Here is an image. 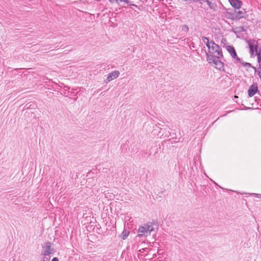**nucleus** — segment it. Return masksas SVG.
Wrapping results in <instances>:
<instances>
[{"label": "nucleus", "instance_id": "f257e3e1", "mask_svg": "<svg viewBox=\"0 0 261 261\" xmlns=\"http://www.w3.org/2000/svg\"><path fill=\"white\" fill-rule=\"evenodd\" d=\"M211 47L208 48V53H206V59H212L215 58L223 57V53L220 47L215 43L213 40L211 41Z\"/></svg>", "mask_w": 261, "mask_h": 261}, {"label": "nucleus", "instance_id": "f03ea898", "mask_svg": "<svg viewBox=\"0 0 261 261\" xmlns=\"http://www.w3.org/2000/svg\"><path fill=\"white\" fill-rule=\"evenodd\" d=\"M170 128L167 125H162V124L158 123L153 126V133L154 135H156L159 137H168L170 133Z\"/></svg>", "mask_w": 261, "mask_h": 261}, {"label": "nucleus", "instance_id": "7ed1b4c3", "mask_svg": "<svg viewBox=\"0 0 261 261\" xmlns=\"http://www.w3.org/2000/svg\"><path fill=\"white\" fill-rule=\"evenodd\" d=\"M154 230L152 223H147L139 227L138 230V236L139 237H147L150 235V232Z\"/></svg>", "mask_w": 261, "mask_h": 261}, {"label": "nucleus", "instance_id": "20e7f679", "mask_svg": "<svg viewBox=\"0 0 261 261\" xmlns=\"http://www.w3.org/2000/svg\"><path fill=\"white\" fill-rule=\"evenodd\" d=\"M247 43L250 49V53L251 56L254 54L256 55L257 53L258 42L255 40H249L247 41Z\"/></svg>", "mask_w": 261, "mask_h": 261}, {"label": "nucleus", "instance_id": "39448f33", "mask_svg": "<svg viewBox=\"0 0 261 261\" xmlns=\"http://www.w3.org/2000/svg\"><path fill=\"white\" fill-rule=\"evenodd\" d=\"M42 247L41 254L43 256H49L54 252V249L51 248V243L49 241L45 242Z\"/></svg>", "mask_w": 261, "mask_h": 261}, {"label": "nucleus", "instance_id": "423d86ee", "mask_svg": "<svg viewBox=\"0 0 261 261\" xmlns=\"http://www.w3.org/2000/svg\"><path fill=\"white\" fill-rule=\"evenodd\" d=\"M221 58H215L212 59H208L207 61L210 63H213L215 65V67L220 70H224V63L219 59Z\"/></svg>", "mask_w": 261, "mask_h": 261}, {"label": "nucleus", "instance_id": "0eeeda50", "mask_svg": "<svg viewBox=\"0 0 261 261\" xmlns=\"http://www.w3.org/2000/svg\"><path fill=\"white\" fill-rule=\"evenodd\" d=\"M246 15V11L244 9L240 10L237 9L232 14V19H240L245 17Z\"/></svg>", "mask_w": 261, "mask_h": 261}, {"label": "nucleus", "instance_id": "6e6552de", "mask_svg": "<svg viewBox=\"0 0 261 261\" xmlns=\"http://www.w3.org/2000/svg\"><path fill=\"white\" fill-rule=\"evenodd\" d=\"M226 48L227 50L231 56L236 60V63L241 62V59L238 57L233 46L229 45L227 46Z\"/></svg>", "mask_w": 261, "mask_h": 261}, {"label": "nucleus", "instance_id": "1a4fd4ad", "mask_svg": "<svg viewBox=\"0 0 261 261\" xmlns=\"http://www.w3.org/2000/svg\"><path fill=\"white\" fill-rule=\"evenodd\" d=\"M206 2L208 7L213 10H216L217 8V4L214 2V0H202V1H198L200 4H202L203 3Z\"/></svg>", "mask_w": 261, "mask_h": 261}, {"label": "nucleus", "instance_id": "9d476101", "mask_svg": "<svg viewBox=\"0 0 261 261\" xmlns=\"http://www.w3.org/2000/svg\"><path fill=\"white\" fill-rule=\"evenodd\" d=\"M119 74H120V72L118 70H115L114 71H113V72L110 73L108 74L107 79V82H109L111 81L116 79L117 77H118Z\"/></svg>", "mask_w": 261, "mask_h": 261}, {"label": "nucleus", "instance_id": "9b49d317", "mask_svg": "<svg viewBox=\"0 0 261 261\" xmlns=\"http://www.w3.org/2000/svg\"><path fill=\"white\" fill-rule=\"evenodd\" d=\"M258 91L257 86L254 85H251L248 91V96L249 97H252Z\"/></svg>", "mask_w": 261, "mask_h": 261}, {"label": "nucleus", "instance_id": "f8f14e48", "mask_svg": "<svg viewBox=\"0 0 261 261\" xmlns=\"http://www.w3.org/2000/svg\"><path fill=\"white\" fill-rule=\"evenodd\" d=\"M230 5L236 9H240L242 4V2L239 0H228Z\"/></svg>", "mask_w": 261, "mask_h": 261}, {"label": "nucleus", "instance_id": "ddd939ff", "mask_svg": "<svg viewBox=\"0 0 261 261\" xmlns=\"http://www.w3.org/2000/svg\"><path fill=\"white\" fill-rule=\"evenodd\" d=\"M246 29L244 28V27H236L234 29V33L236 34H238L239 33H241L243 32H246Z\"/></svg>", "mask_w": 261, "mask_h": 261}, {"label": "nucleus", "instance_id": "4468645a", "mask_svg": "<svg viewBox=\"0 0 261 261\" xmlns=\"http://www.w3.org/2000/svg\"><path fill=\"white\" fill-rule=\"evenodd\" d=\"M128 234L129 232H127L126 230H123L121 233L120 237L123 240H125L128 236Z\"/></svg>", "mask_w": 261, "mask_h": 261}, {"label": "nucleus", "instance_id": "2eb2a0df", "mask_svg": "<svg viewBox=\"0 0 261 261\" xmlns=\"http://www.w3.org/2000/svg\"><path fill=\"white\" fill-rule=\"evenodd\" d=\"M256 55L257 56V58L258 60V62H261V47L259 48V49L258 51H257V53L256 54Z\"/></svg>", "mask_w": 261, "mask_h": 261}, {"label": "nucleus", "instance_id": "dca6fc26", "mask_svg": "<svg viewBox=\"0 0 261 261\" xmlns=\"http://www.w3.org/2000/svg\"><path fill=\"white\" fill-rule=\"evenodd\" d=\"M242 64L244 66H245V67H251V68H254V69H255V68H254L252 65L249 63H247V62H241Z\"/></svg>", "mask_w": 261, "mask_h": 261}, {"label": "nucleus", "instance_id": "f3484780", "mask_svg": "<svg viewBox=\"0 0 261 261\" xmlns=\"http://www.w3.org/2000/svg\"><path fill=\"white\" fill-rule=\"evenodd\" d=\"M181 29L182 31H184L185 32H188L189 30V27L186 24L182 25L181 27Z\"/></svg>", "mask_w": 261, "mask_h": 261}, {"label": "nucleus", "instance_id": "a211bd4d", "mask_svg": "<svg viewBox=\"0 0 261 261\" xmlns=\"http://www.w3.org/2000/svg\"><path fill=\"white\" fill-rule=\"evenodd\" d=\"M148 249L147 248H143L139 249V252L140 253L148 252Z\"/></svg>", "mask_w": 261, "mask_h": 261}, {"label": "nucleus", "instance_id": "6ab92c4d", "mask_svg": "<svg viewBox=\"0 0 261 261\" xmlns=\"http://www.w3.org/2000/svg\"><path fill=\"white\" fill-rule=\"evenodd\" d=\"M184 2H189L190 3H197L198 1H202V0H182Z\"/></svg>", "mask_w": 261, "mask_h": 261}, {"label": "nucleus", "instance_id": "aec40b11", "mask_svg": "<svg viewBox=\"0 0 261 261\" xmlns=\"http://www.w3.org/2000/svg\"><path fill=\"white\" fill-rule=\"evenodd\" d=\"M207 47L208 49L211 47V41H209V40H207L205 42H204Z\"/></svg>", "mask_w": 261, "mask_h": 261}, {"label": "nucleus", "instance_id": "412c9836", "mask_svg": "<svg viewBox=\"0 0 261 261\" xmlns=\"http://www.w3.org/2000/svg\"><path fill=\"white\" fill-rule=\"evenodd\" d=\"M202 40H203V41L204 42H205V41H206L207 40H208V38H207L206 37L203 36V37H202Z\"/></svg>", "mask_w": 261, "mask_h": 261}, {"label": "nucleus", "instance_id": "4be33fe9", "mask_svg": "<svg viewBox=\"0 0 261 261\" xmlns=\"http://www.w3.org/2000/svg\"><path fill=\"white\" fill-rule=\"evenodd\" d=\"M50 257H45L43 260V261H49Z\"/></svg>", "mask_w": 261, "mask_h": 261}, {"label": "nucleus", "instance_id": "5701e85b", "mask_svg": "<svg viewBox=\"0 0 261 261\" xmlns=\"http://www.w3.org/2000/svg\"><path fill=\"white\" fill-rule=\"evenodd\" d=\"M51 261H59V259L57 257H55L52 259Z\"/></svg>", "mask_w": 261, "mask_h": 261}, {"label": "nucleus", "instance_id": "b1692460", "mask_svg": "<svg viewBox=\"0 0 261 261\" xmlns=\"http://www.w3.org/2000/svg\"><path fill=\"white\" fill-rule=\"evenodd\" d=\"M125 0H116V2L118 3L119 2H124Z\"/></svg>", "mask_w": 261, "mask_h": 261}, {"label": "nucleus", "instance_id": "393cba45", "mask_svg": "<svg viewBox=\"0 0 261 261\" xmlns=\"http://www.w3.org/2000/svg\"><path fill=\"white\" fill-rule=\"evenodd\" d=\"M124 2L127 4L129 3V1L128 0H125Z\"/></svg>", "mask_w": 261, "mask_h": 261}, {"label": "nucleus", "instance_id": "a878e982", "mask_svg": "<svg viewBox=\"0 0 261 261\" xmlns=\"http://www.w3.org/2000/svg\"><path fill=\"white\" fill-rule=\"evenodd\" d=\"M110 2H111V3H114V2H116V0H109Z\"/></svg>", "mask_w": 261, "mask_h": 261}, {"label": "nucleus", "instance_id": "bb28decb", "mask_svg": "<svg viewBox=\"0 0 261 261\" xmlns=\"http://www.w3.org/2000/svg\"><path fill=\"white\" fill-rule=\"evenodd\" d=\"M225 41H226V40L225 39H222V42H224Z\"/></svg>", "mask_w": 261, "mask_h": 261}, {"label": "nucleus", "instance_id": "cd10ccee", "mask_svg": "<svg viewBox=\"0 0 261 261\" xmlns=\"http://www.w3.org/2000/svg\"><path fill=\"white\" fill-rule=\"evenodd\" d=\"M133 5L134 6L136 7H137V5H136L135 4H134V5Z\"/></svg>", "mask_w": 261, "mask_h": 261}, {"label": "nucleus", "instance_id": "c85d7f7f", "mask_svg": "<svg viewBox=\"0 0 261 261\" xmlns=\"http://www.w3.org/2000/svg\"><path fill=\"white\" fill-rule=\"evenodd\" d=\"M253 195H257L258 194H253Z\"/></svg>", "mask_w": 261, "mask_h": 261}]
</instances>
